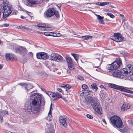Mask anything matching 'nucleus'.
Segmentation results:
<instances>
[{"label": "nucleus", "instance_id": "obj_55", "mask_svg": "<svg viewBox=\"0 0 133 133\" xmlns=\"http://www.w3.org/2000/svg\"><path fill=\"white\" fill-rule=\"evenodd\" d=\"M101 88H104V89L105 90H106V89L104 87V86L103 85H101Z\"/></svg>", "mask_w": 133, "mask_h": 133}, {"label": "nucleus", "instance_id": "obj_46", "mask_svg": "<svg viewBox=\"0 0 133 133\" xmlns=\"http://www.w3.org/2000/svg\"><path fill=\"white\" fill-rule=\"evenodd\" d=\"M96 4L97 5H100L101 6L102 2H97L96 3Z\"/></svg>", "mask_w": 133, "mask_h": 133}, {"label": "nucleus", "instance_id": "obj_42", "mask_svg": "<svg viewBox=\"0 0 133 133\" xmlns=\"http://www.w3.org/2000/svg\"><path fill=\"white\" fill-rule=\"evenodd\" d=\"M51 36L54 37H56V32H51Z\"/></svg>", "mask_w": 133, "mask_h": 133}, {"label": "nucleus", "instance_id": "obj_14", "mask_svg": "<svg viewBox=\"0 0 133 133\" xmlns=\"http://www.w3.org/2000/svg\"><path fill=\"white\" fill-rule=\"evenodd\" d=\"M14 55L11 54H6L5 57L8 61H12L14 58Z\"/></svg>", "mask_w": 133, "mask_h": 133}, {"label": "nucleus", "instance_id": "obj_54", "mask_svg": "<svg viewBox=\"0 0 133 133\" xmlns=\"http://www.w3.org/2000/svg\"><path fill=\"white\" fill-rule=\"evenodd\" d=\"M57 70V69L56 68H54L53 69V70L54 72H55V71H56Z\"/></svg>", "mask_w": 133, "mask_h": 133}, {"label": "nucleus", "instance_id": "obj_45", "mask_svg": "<svg viewBox=\"0 0 133 133\" xmlns=\"http://www.w3.org/2000/svg\"><path fill=\"white\" fill-rule=\"evenodd\" d=\"M26 12L27 14L29 15L31 17H32V16L31 15L32 14V13L30 12H28L26 11Z\"/></svg>", "mask_w": 133, "mask_h": 133}, {"label": "nucleus", "instance_id": "obj_24", "mask_svg": "<svg viewBox=\"0 0 133 133\" xmlns=\"http://www.w3.org/2000/svg\"><path fill=\"white\" fill-rule=\"evenodd\" d=\"M68 66L69 69L71 70H73L74 69V67L73 62L72 63H70L68 64Z\"/></svg>", "mask_w": 133, "mask_h": 133}, {"label": "nucleus", "instance_id": "obj_33", "mask_svg": "<svg viewBox=\"0 0 133 133\" xmlns=\"http://www.w3.org/2000/svg\"><path fill=\"white\" fill-rule=\"evenodd\" d=\"M44 25V27L43 29H41L42 30H45L47 28H50V26L48 24H45Z\"/></svg>", "mask_w": 133, "mask_h": 133}, {"label": "nucleus", "instance_id": "obj_13", "mask_svg": "<svg viewBox=\"0 0 133 133\" xmlns=\"http://www.w3.org/2000/svg\"><path fill=\"white\" fill-rule=\"evenodd\" d=\"M94 98H92L91 97L88 96L85 97L84 99V102L85 103L88 104L91 103Z\"/></svg>", "mask_w": 133, "mask_h": 133}, {"label": "nucleus", "instance_id": "obj_9", "mask_svg": "<svg viewBox=\"0 0 133 133\" xmlns=\"http://www.w3.org/2000/svg\"><path fill=\"white\" fill-rule=\"evenodd\" d=\"M29 3H27L26 5L29 6H32V5H37L41 4L44 0H27Z\"/></svg>", "mask_w": 133, "mask_h": 133}, {"label": "nucleus", "instance_id": "obj_17", "mask_svg": "<svg viewBox=\"0 0 133 133\" xmlns=\"http://www.w3.org/2000/svg\"><path fill=\"white\" fill-rule=\"evenodd\" d=\"M54 98L53 99V100H56L57 99L59 98H62V96L61 94L58 92H54Z\"/></svg>", "mask_w": 133, "mask_h": 133}, {"label": "nucleus", "instance_id": "obj_19", "mask_svg": "<svg viewBox=\"0 0 133 133\" xmlns=\"http://www.w3.org/2000/svg\"><path fill=\"white\" fill-rule=\"evenodd\" d=\"M97 18L98 19L99 23L101 24H104V22L103 20V17H102L99 15H96Z\"/></svg>", "mask_w": 133, "mask_h": 133}, {"label": "nucleus", "instance_id": "obj_49", "mask_svg": "<svg viewBox=\"0 0 133 133\" xmlns=\"http://www.w3.org/2000/svg\"><path fill=\"white\" fill-rule=\"evenodd\" d=\"M3 25L4 27H7L9 26L8 24L5 23L3 24Z\"/></svg>", "mask_w": 133, "mask_h": 133}, {"label": "nucleus", "instance_id": "obj_10", "mask_svg": "<svg viewBox=\"0 0 133 133\" xmlns=\"http://www.w3.org/2000/svg\"><path fill=\"white\" fill-rule=\"evenodd\" d=\"M29 3H27L26 5L29 6H32V5H37L41 4L44 0H27Z\"/></svg>", "mask_w": 133, "mask_h": 133}, {"label": "nucleus", "instance_id": "obj_7", "mask_svg": "<svg viewBox=\"0 0 133 133\" xmlns=\"http://www.w3.org/2000/svg\"><path fill=\"white\" fill-rule=\"evenodd\" d=\"M51 60L54 61L58 62L61 63L63 62V58L62 56L58 54L52 53L50 56Z\"/></svg>", "mask_w": 133, "mask_h": 133}, {"label": "nucleus", "instance_id": "obj_41", "mask_svg": "<svg viewBox=\"0 0 133 133\" xmlns=\"http://www.w3.org/2000/svg\"><path fill=\"white\" fill-rule=\"evenodd\" d=\"M3 120V116L0 113V123H2Z\"/></svg>", "mask_w": 133, "mask_h": 133}, {"label": "nucleus", "instance_id": "obj_15", "mask_svg": "<svg viewBox=\"0 0 133 133\" xmlns=\"http://www.w3.org/2000/svg\"><path fill=\"white\" fill-rule=\"evenodd\" d=\"M130 107L129 104L128 103H124L121 107V110L122 111H123L125 110L129 109Z\"/></svg>", "mask_w": 133, "mask_h": 133}, {"label": "nucleus", "instance_id": "obj_60", "mask_svg": "<svg viewBox=\"0 0 133 133\" xmlns=\"http://www.w3.org/2000/svg\"><path fill=\"white\" fill-rule=\"evenodd\" d=\"M105 10L106 11H109V10L108 9H105Z\"/></svg>", "mask_w": 133, "mask_h": 133}, {"label": "nucleus", "instance_id": "obj_57", "mask_svg": "<svg viewBox=\"0 0 133 133\" xmlns=\"http://www.w3.org/2000/svg\"><path fill=\"white\" fill-rule=\"evenodd\" d=\"M102 95V93L100 95L101 97L102 98H104V96Z\"/></svg>", "mask_w": 133, "mask_h": 133}, {"label": "nucleus", "instance_id": "obj_50", "mask_svg": "<svg viewBox=\"0 0 133 133\" xmlns=\"http://www.w3.org/2000/svg\"><path fill=\"white\" fill-rule=\"evenodd\" d=\"M57 90L59 92H61L62 91V90L60 88H58L57 89Z\"/></svg>", "mask_w": 133, "mask_h": 133}, {"label": "nucleus", "instance_id": "obj_30", "mask_svg": "<svg viewBox=\"0 0 133 133\" xmlns=\"http://www.w3.org/2000/svg\"><path fill=\"white\" fill-rule=\"evenodd\" d=\"M42 52H40L39 53H37L36 54V56L37 58L41 59L42 56Z\"/></svg>", "mask_w": 133, "mask_h": 133}, {"label": "nucleus", "instance_id": "obj_27", "mask_svg": "<svg viewBox=\"0 0 133 133\" xmlns=\"http://www.w3.org/2000/svg\"><path fill=\"white\" fill-rule=\"evenodd\" d=\"M42 56L41 59L46 60L48 58V56L47 54L45 52H42Z\"/></svg>", "mask_w": 133, "mask_h": 133}, {"label": "nucleus", "instance_id": "obj_37", "mask_svg": "<svg viewBox=\"0 0 133 133\" xmlns=\"http://www.w3.org/2000/svg\"><path fill=\"white\" fill-rule=\"evenodd\" d=\"M77 78L78 79L81 81H82L84 79V78L83 77L79 76H77Z\"/></svg>", "mask_w": 133, "mask_h": 133}, {"label": "nucleus", "instance_id": "obj_12", "mask_svg": "<svg viewBox=\"0 0 133 133\" xmlns=\"http://www.w3.org/2000/svg\"><path fill=\"white\" fill-rule=\"evenodd\" d=\"M21 84L22 86V88L27 92L33 88V86L30 84L24 83H22Z\"/></svg>", "mask_w": 133, "mask_h": 133}, {"label": "nucleus", "instance_id": "obj_28", "mask_svg": "<svg viewBox=\"0 0 133 133\" xmlns=\"http://www.w3.org/2000/svg\"><path fill=\"white\" fill-rule=\"evenodd\" d=\"M108 85L110 87L115 89L117 86V85L113 83H109Z\"/></svg>", "mask_w": 133, "mask_h": 133}, {"label": "nucleus", "instance_id": "obj_58", "mask_svg": "<svg viewBox=\"0 0 133 133\" xmlns=\"http://www.w3.org/2000/svg\"><path fill=\"white\" fill-rule=\"evenodd\" d=\"M120 16H121L122 17V18H124V16L123 15L121 14H120Z\"/></svg>", "mask_w": 133, "mask_h": 133}, {"label": "nucleus", "instance_id": "obj_51", "mask_svg": "<svg viewBox=\"0 0 133 133\" xmlns=\"http://www.w3.org/2000/svg\"><path fill=\"white\" fill-rule=\"evenodd\" d=\"M57 6L59 8L61 7V4H58L57 5Z\"/></svg>", "mask_w": 133, "mask_h": 133}, {"label": "nucleus", "instance_id": "obj_43", "mask_svg": "<svg viewBox=\"0 0 133 133\" xmlns=\"http://www.w3.org/2000/svg\"><path fill=\"white\" fill-rule=\"evenodd\" d=\"M50 32H45L44 33L45 35L47 36H51V34Z\"/></svg>", "mask_w": 133, "mask_h": 133}, {"label": "nucleus", "instance_id": "obj_38", "mask_svg": "<svg viewBox=\"0 0 133 133\" xmlns=\"http://www.w3.org/2000/svg\"><path fill=\"white\" fill-rule=\"evenodd\" d=\"M37 26L39 28H42V29H43L44 27V25H42V24H39L37 25Z\"/></svg>", "mask_w": 133, "mask_h": 133}, {"label": "nucleus", "instance_id": "obj_56", "mask_svg": "<svg viewBox=\"0 0 133 133\" xmlns=\"http://www.w3.org/2000/svg\"><path fill=\"white\" fill-rule=\"evenodd\" d=\"M25 18V17L23 16H21V19H24Z\"/></svg>", "mask_w": 133, "mask_h": 133}, {"label": "nucleus", "instance_id": "obj_25", "mask_svg": "<svg viewBox=\"0 0 133 133\" xmlns=\"http://www.w3.org/2000/svg\"><path fill=\"white\" fill-rule=\"evenodd\" d=\"M82 38L84 40H88L91 39L92 38V36H82Z\"/></svg>", "mask_w": 133, "mask_h": 133}, {"label": "nucleus", "instance_id": "obj_40", "mask_svg": "<svg viewBox=\"0 0 133 133\" xmlns=\"http://www.w3.org/2000/svg\"><path fill=\"white\" fill-rule=\"evenodd\" d=\"M109 3L108 2H102L101 6H104L105 5L108 4Z\"/></svg>", "mask_w": 133, "mask_h": 133}, {"label": "nucleus", "instance_id": "obj_35", "mask_svg": "<svg viewBox=\"0 0 133 133\" xmlns=\"http://www.w3.org/2000/svg\"><path fill=\"white\" fill-rule=\"evenodd\" d=\"M107 15L110 16L111 18H114L115 17L114 15L111 13H107Z\"/></svg>", "mask_w": 133, "mask_h": 133}, {"label": "nucleus", "instance_id": "obj_2", "mask_svg": "<svg viewBox=\"0 0 133 133\" xmlns=\"http://www.w3.org/2000/svg\"><path fill=\"white\" fill-rule=\"evenodd\" d=\"M30 104L27 103L24 105L25 111L28 114L32 111L33 109V113L38 115L41 105L44 106L45 104V101L43 100L42 101V98L41 95L38 93L32 94L30 98Z\"/></svg>", "mask_w": 133, "mask_h": 133}, {"label": "nucleus", "instance_id": "obj_23", "mask_svg": "<svg viewBox=\"0 0 133 133\" xmlns=\"http://www.w3.org/2000/svg\"><path fill=\"white\" fill-rule=\"evenodd\" d=\"M65 59L68 64L73 62L70 57L66 56L65 57Z\"/></svg>", "mask_w": 133, "mask_h": 133}, {"label": "nucleus", "instance_id": "obj_39", "mask_svg": "<svg viewBox=\"0 0 133 133\" xmlns=\"http://www.w3.org/2000/svg\"><path fill=\"white\" fill-rule=\"evenodd\" d=\"M82 87L83 89H86L87 88L88 86L84 84L82 85Z\"/></svg>", "mask_w": 133, "mask_h": 133}, {"label": "nucleus", "instance_id": "obj_29", "mask_svg": "<svg viewBox=\"0 0 133 133\" xmlns=\"http://www.w3.org/2000/svg\"><path fill=\"white\" fill-rule=\"evenodd\" d=\"M0 113L3 116L8 114V111L6 110H1L0 111Z\"/></svg>", "mask_w": 133, "mask_h": 133}, {"label": "nucleus", "instance_id": "obj_3", "mask_svg": "<svg viewBox=\"0 0 133 133\" xmlns=\"http://www.w3.org/2000/svg\"><path fill=\"white\" fill-rule=\"evenodd\" d=\"M55 15L54 19H57L59 18V13L54 8H50L46 11L44 13L45 18H50Z\"/></svg>", "mask_w": 133, "mask_h": 133}, {"label": "nucleus", "instance_id": "obj_22", "mask_svg": "<svg viewBox=\"0 0 133 133\" xmlns=\"http://www.w3.org/2000/svg\"><path fill=\"white\" fill-rule=\"evenodd\" d=\"M125 89V88H124V87L122 86H119L117 85L116 89L118 90L121 91H124Z\"/></svg>", "mask_w": 133, "mask_h": 133}, {"label": "nucleus", "instance_id": "obj_32", "mask_svg": "<svg viewBox=\"0 0 133 133\" xmlns=\"http://www.w3.org/2000/svg\"><path fill=\"white\" fill-rule=\"evenodd\" d=\"M61 87H62L63 88L66 89V90H67V89H70L71 87V86L69 84H67L64 85V86L63 85Z\"/></svg>", "mask_w": 133, "mask_h": 133}, {"label": "nucleus", "instance_id": "obj_36", "mask_svg": "<svg viewBox=\"0 0 133 133\" xmlns=\"http://www.w3.org/2000/svg\"><path fill=\"white\" fill-rule=\"evenodd\" d=\"M19 27L20 29H24L26 30H28V28L27 27L25 26H23L22 25H21L19 26Z\"/></svg>", "mask_w": 133, "mask_h": 133}, {"label": "nucleus", "instance_id": "obj_21", "mask_svg": "<svg viewBox=\"0 0 133 133\" xmlns=\"http://www.w3.org/2000/svg\"><path fill=\"white\" fill-rule=\"evenodd\" d=\"M45 92L46 94L48 95L50 98H51L53 100L54 98V92L53 93L50 91Z\"/></svg>", "mask_w": 133, "mask_h": 133}, {"label": "nucleus", "instance_id": "obj_47", "mask_svg": "<svg viewBox=\"0 0 133 133\" xmlns=\"http://www.w3.org/2000/svg\"><path fill=\"white\" fill-rule=\"evenodd\" d=\"M56 37H59L61 36V34L59 33L56 32Z\"/></svg>", "mask_w": 133, "mask_h": 133}, {"label": "nucleus", "instance_id": "obj_53", "mask_svg": "<svg viewBox=\"0 0 133 133\" xmlns=\"http://www.w3.org/2000/svg\"><path fill=\"white\" fill-rule=\"evenodd\" d=\"M102 121L104 122L105 124H107L106 121L105 119H103L102 120Z\"/></svg>", "mask_w": 133, "mask_h": 133}, {"label": "nucleus", "instance_id": "obj_6", "mask_svg": "<svg viewBox=\"0 0 133 133\" xmlns=\"http://www.w3.org/2000/svg\"><path fill=\"white\" fill-rule=\"evenodd\" d=\"M91 105L94 110L99 114L102 113V108L99 102L95 98L92 100L91 102Z\"/></svg>", "mask_w": 133, "mask_h": 133}, {"label": "nucleus", "instance_id": "obj_61", "mask_svg": "<svg viewBox=\"0 0 133 133\" xmlns=\"http://www.w3.org/2000/svg\"><path fill=\"white\" fill-rule=\"evenodd\" d=\"M1 12L0 11V17H1Z\"/></svg>", "mask_w": 133, "mask_h": 133}, {"label": "nucleus", "instance_id": "obj_59", "mask_svg": "<svg viewBox=\"0 0 133 133\" xmlns=\"http://www.w3.org/2000/svg\"><path fill=\"white\" fill-rule=\"evenodd\" d=\"M2 66L1 65H0V69L2 68Z\"/></svg>", "mask_w": 133, "mask_h": 133}, {"label": "nucleus", "instance_id": "obj_26", "mask_svg": "<svg viewBox=\"0 0 133 133\" xmlns=\"http://www.w3.org/2000/svg\"><path fill=\"white\" fill-rule=\"evenodd\" d=\"M71 55L73 56L75 60L78 63V55L74 53H71Z\"/></svg>", "mask_w": 133, "mask_h": 133}, {"label": "nucleus", "instance_id": "obj_63", "mask_svg": "<svg viewBox=\"0 0 133 133\" xmlns=\"http://www.w3.org/2000/svg\"><path fill=\"white\" fill-rule=\"evenodd\" d=\"M132 124L133 125V121H132Z\"/></svg>", "mask_w": 133, "mask_h": 133}, {"label": "nucleus", "instance_id": "obj_31", "mask_svg": "<svg viewBox=\"0 0 133 133\" xmlns=\"http://www.w3.org/2000/svg\"><path fill=\"white\" fill-rule=\"evenodd\" d=\"M91 87L93 89H95V91H96L98 89V87H97L96 85V84H94L91 85Z\"/></svg>", "mask_w": 133, "mask_h": 133}, {"label": "nucleus", "instance_id": "obj_20", "mask_svg": "<svg viewBox=\"0 0 133 133\" xmlns=\"http://www.w3.org/2000/svg\"><path fill=\"white\" fill-rule=\"evenodd\" d=\"M51 105H52V104H51V106H50V109L48 113V117H47L46 119V120L47 121H48L49 122L51 121V118L52 117V115L51 114Z\"/></svg>", "mask_w": 133, "mask_h": 133}, {"label": "nucleus", "instance_id": "obj_5", "mask_svg": "<svg viewBox=\"0 0 133 133\" xmlns=\"http://www.w3.org/2000/svg\"><path fill=\"white\" fill-rule=\"evenodd\" d=\"M3 3L4 6L3 9L4 12L3 16V17L4 19L5 18L8 16L11 12V7L8 5V2L6 0H3Z\"/></svg>", "mask_w": 133, "mask_h": 133}, {"label": "nucleus", "instance_id": "obj_8", "mask_svg": "<svg viewBox=\"0 0 133 133\" xmlns=\"http://www.w3.org/2000/svg\"><path fill=\"white\" fill-rule=\"evenodd\" d=\"M110 39L116 42H119L124 40V38L120 33H115L114 36H111Z\"/></svg>", "mask_w": 133, "mask_h": 133}, {"label": "nucleus", "instance_id": "obj_16", "mask_svg": "<svg viewBox=\"0 0 133 133\" xmlns=\"http://www.w3.org/2000/svg\"><path fill=\"white\" fill-rule=\"evenodd\" d=\"M46 126L48 127L50 126L48 128L49 131L47 132L46 133H54V129L52 125L51 124H47Z\"/></svg>", "mask_w": 133, "mask_h": 133}, {"label": "nucleus", "instance_id": "obj_4", "mask_svg": "<svg viewBox=\"0 0 133 133\" xmlns=\"http://www.w3.org/2000/svg\"><path fill=\"white\" fill-rule=\"evenodd\" d=\"M110 122L112 125L117 128L122 127L123 122L120 118L118 116L115 115L111 117Z\"/></svg>", "mask_w": 133, "mask_h": 133}, {"label": "nucleus", "instance_id": "obj_34", "mask_svg": "<svg viewBox=\"0 0 133 133\" xmlns=\"http://www.w3.org/2000/svg\"><path fill=\"white\" fill-rule=\"evenodd\" d=\"M124 92L133 94V91L128 90L125 88Z\"/></svg>", "mask_w": 133, "mask_h": 133}, {"label": "nucleus", "instance_id": "obj_52", "mask_svg": "<svg viewBox=\"0 0 133 133\" xmlns=\"http://www.w3.org/2000/svg\"><path fill=\"white\" fill-rule=\"evenodd\" d=\"M29 55L31 56H33V53L31 52H29Z\"/></svg>", "mask_w": 133, "mask_h": 133}, {"label": "nucleus", "instance_id": "obj_64", "mask_svg": "<svg viewBox=\"0 0 133 133\" xmlns=\"http://www.w3.org/2000/svg\"><path fill=\"white\" fill-rule=\"evenodd\" d=\"M100 58H98V59L99 61H100V59H99Z\"/></svg>", "mask_w": 133, "mask_h": 133}, {"label": "nucleus", "instance_id": "obj_18", "mask_svg": "<svg viewBox=\"0 0 133 133\" xmlns=\"http://www.w3.org/2000/svg\"><path fill=\"white\" fill-rule=\"evenodd\" d=\"M19 51L20 53L23 55H25L27 54L28 51L26 49L22 47L19 49Z\"/></svg>", "mask_w": 133, "mask_h": 133}, {"label": "nucleus", "instance_id": "obj_48", "mask_svg": "<svg viewBox=\"0 0 133 133\" xmlns=\"http://www.w3.org/2000/svg\"><path fill=\"white\" fill-rule=\"evenodd\" d=\"M89 91H90H90L89 90H84V91L83 92V93H84L85 92L86 93H87V94H89Z\"/></svg>", "mask_w": 133, "mask_h": 133}, {"label": "nucleus", "instance_id": "obj_1", "mask_svg": "<svg viewBox=\"0 0 133 133\" xmlns=\"http://www.w3.org/2000/svg\"><path fill=\"white\" fill-rule=\"evenodd\" d=\"M121 59L116 58L115 61L110 64L108 65L106 67L108 70V74L110 76L120 78L122 75L129 76L133 74V66L130 64L127 65L125 68L122 69L119 71L117 70L121 65Z\"/></svg>", "mask_w": 133, "mask_h": 133}, {"label": "nucleus", "instance_id": "obj_11", "mask_svg": "<svg viewBox=\"0 0 133 133\" xmlns=\"http://www.w3.org/2000/svg\"><path fill=\"white\" fill-rule=\"evenodd\" d=\"M67 119L66 117L65 116H61L59 117V121L60 123L65 128L67 126L66 122Z\"/></svg>", "mask_w": 133, "mask_h": 133}, {"label": "nucleus", "instance_id": "obj_44", "mask_svg": "<svg viewBox=\"0 0 133 133\" xmlns=\"http://www.w3.org/2000/svg\"><path fill=\"white\" fill-rule=\"evenodd\" d=\"M87 117L90 119H91L93 117L89 114H87Z\"/></svg>", "mask_w": 133, "mask_h": 133}, {"label": "nucleus", "instance_id": "obj_62", "mask_svg": "<svg viewBox=\"0 0 133 133\" xmlns=\"http://www.w3.org/2000/svg\"><path fill=\"white\" fill-rule=\"evenodd\" d=\"M110 6L111 7H112V8H113V7H113V6H112V5H111Z\"/></svg>", "mask_w": 133, "mask_h": 133}]
</instances>
